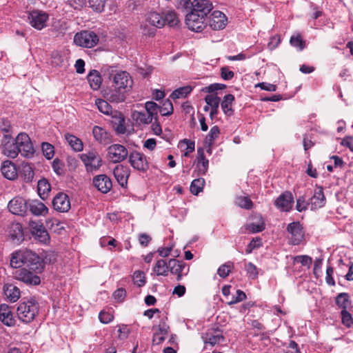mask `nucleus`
<instances>
[{"mask_svg": "<svg viewBox=\"0 0 353 353\" xmlns=\"http://www.w3.org/2000/svg\"><path fill=\"white\" fill-rule=\"evenodd\" d=\"M178 8L206 19L213 6L209 0H179Z\"/></svg>", "mask_w": 353, "mask_h": 353, "instance_id": "1", "label": "nucleus"}, {"mask_svg": "<svg viewBox=\"0 0 353 353\" xmlns=\"http://www.w3.org/2000/svg\"><path fill=\"white\" fill-rule=\"evenodd\" d=\"M39 306L34 299H30L20 302L17 314L19 319L23 323L32 322L39 313Z\"/></svg>", "mask_w": 353, "mask_h": 353, "instance_id": "2", "label": "nucleus"}, {"mask_svg": "<svg viewBox=\"0 0 353 353\" xmlns=\"http://www.w3.org/2000/svg\"><path fill=\"white\" fill-rule=\"evenodd\" d=\"M108 83L118 87L129 93L132 88L133 80L130 74L126 71H114L112 70L109 74Z\"/></svg>", "mask_w": 353, "mask_h": 353, "instance_id": "3", "label": "nucleus"}, {"mask_svg": "<svg viewBox=\"0 0 353 353\" xmlns=\"http://www.w3.org/2000/svg\"><path fill=\"white\" fill-rule=\"evenodd\" d=\"M163 26V14L157 12H150L146 15L145 22L141 25V29L143 34L153 36L155 34V28H161Z\"/></svg>", "mask_w": 353, "mask_h": 353, "instance_id": "4", "label": "nucleus"}, {"mask_svg": "<svg viewBox=\"0 0 353 353\" xmlns=\"http://www.w3.org/2000/svg\"><path fill=\"white\" fill-rule=\"evenodd\" d=\"M99 41V36L91 30H82L75 34L74 42L77 46L92 48Z\"/></svg>", "mask_w": 353, "mask_h": 353, "instance_id": "5", "label": "nucleus"}, {"mask_svg": "<svg viewBox=\"0 0 353 353\" xmlns=\"http://www.w3.org/2000/svg\"><path fill=\"white\" fill-rule=\"evenodd\" d=\"M19 256L25 261L24 265L38 272L43 270L44 264L47 263L48 260L46 256L45 259H42L36 253L28 250H26L25 253L21 254Z\"/></svg>", "mask_w": 353, "mask_h": 353, "instance_id": "6", "label": "nucleus"}, {"mask_svg": "<svg viewBox=\"0 0 353 353\" xmlns=\"http://www.w3.org/2000/svg\"><path fill=\"white\" fill-rule=\"evenodd\" d=\"M103 97L110 103H119L125 101L128 92L122 89L114 86L108 83V85L103 88Z\"/></svg>", "mask_w": 353, "mask_h": 353, "instance_id": "7", "label": "nucleus"}, {"mask_svg": "<svg viewBox=\"0 0 353 353\" xmlns=\"http://www.w3.org/2000/svg\"><path fill=\"white\" fill-rule=\"evenodd\" d=\"M79 156L88 172L97 171L102 165V159L95 150L88 151Z\"/></svg>", "mask_w": 353, "mask_h": 353, "instance_id": "8", "label": "nucleus"}, {"mask_svg": "<svg viewBox=\"0 0 353 353\" xmlns=\"http://www.w3.org/2000/svg\"><path fill=\"white\" fill-rule=\"evenodd\" d=\"M16 141L20 150V154L26 158L33 157L34 150L29 136L26 133H19L16 138Z\"/></svg>", "mask_w": 353, "mask_h": 353, "instance_id": "9", "label": "nucleus"}, {"mask_svg": "<svg viewBox=\"0 0 353 353\" xmlns=\"http://www.w3.org/2000/svg\"><path fill=\"white\" fill-rule=\"evenodd\" d=\"M287 231L289 234L288 239L292 245H299L304 239L303 228L299 221L292 222L288 225Z\"/></svg>", "mask_w": 353, "mask_h": 353, "instance_id": "10", "label": "nucleus"}, {"mask_svg": "<svg viewBox=\"0 0 353 353\" xmlns=\"http://www.w3.org/2000/svg\"><path fill=\"white\" fill-rule=\"evenodd\" d=\"M49 18L48 14L41 10H34L28 14L29 23L35 29L41 30L46 26Z\"/></svg>", "mask_w": 353, "mask_h": 353, "instance_id": "11", "label": "nucleus"}, {"mask_svg": "<svg viewBox=\"0 0 353 353\" xmlns=\"http://www.w3.org/2000/svg\"><path fill=\"white\" fill-rule=\"evenodd\" d=\"M129 162L132 167L140 172H145L149 169L146 156L139 152L133 151L129 154Z\"/></svg>", "mask_w": 353, "mask_h": 353, "instance_id": "12", "label": "nucleus"}, {"mask_svg": "<svg viewBox=\"0 0 353 353\" xmlns=\"http://www.w3.org/2000/svg\"><path fill=\"white\" fill-rule=\"evenodd\" d=\"M108 157L113 163H119L125 160L128 156V150L122 145L113 144L108 148Z\"/></svg>", "mask_w": 353, "mask_h": 353, "instance_id": "13", "label": "nucleus"}, {"mask_svg": "<svg viewBox=\"0 0 353 353\" xmlns=\"http://www.w3.org/2000/svg\"><path fill=\"white\" fill-rule=\"evenodd\" d=\"M205 19L200 17L199 14L186 13L185 24L188 29L194 32H201L206 26Z\"/></svg>", "mask_w": 353, "mask_h": 353, "instance_id": "14", "label": "nucleus"}, {"mask_svg": "<svg viewBox=\"0 0 353 353\" xmlns=\"http://www.w3.org/2000/svg\"><path fill=\"white\" fill-rule=\"evenodd\" d=\"M30 227L31 234L35 239L44 244L50 241L49 234L42 223L31 221L30 223Z\"/></svg>", "mask_w": 353, "mask_h": 353, "instance_id": "15", "label": "nucleus"}, {"mask_svg": "<svg viewBox=\"0 0 353 353\" xmlns=\"http://www.w3.org/2000/svg\"><path fill=\"white\" fill-rule=\"evenodd\" d=\"M190 268L185 263L175 259H170V271L172 274L176 276L178 281L182 279L183 276H186L189 272Z\"/></svg>", "mask_w": 353, "mask_h": 353, "instance_id": "16", "label": "nucleus"}, {"mask_svg": "<svg viewBox=\"0 0 353 353\" xmlns=\"http://www.w3.org/2000/svg\"><path fill=\"white\" fill-rule=\"evenodd\" d=\"M14 278L27 285H39L41 282L40 277L34 275L26 269H19L15 271Z\"/></svg>", "mask_w": 353, "mask_h": 353, "instance_id": "17", "label": "nucleus"}, {"mask_svg": "<svg viewBox=\"0 0 353 353\" xmlns=\"http://www.w3.org/2000/svg\"><path fill=\"white\" fill-rule=\"evenodd\" d=\"M9 211L13 214L23 216L28 209L26 201L20 196H16L8 203Z\"/></svg>", "mask_w": 353, "mask_h": 353, "instance_id": "18", "label": "nucleus"}, {"mask_svg": "<svg viewBox=\"0 0 353 353\" xmlns=\"http://www.w3.org/2000/svg\"><path fill=\"white\" fill-rule=\"evenodd\" d=\"M53 208L59 212H67L70 209V201L68 196L63 193H58L52 200Z\"/></svg>", "mask_w": 353, "mask_h": 353, "instance_id": "19", "label": "nucleus"}, {"mask_svg": "<svg viewBox=\"0 0 353 353\" xmlns=\"http://www.w3.org/2000/svg\"><path fill=\"white\" fill-rule=\"evenodd\" d=\"M209 26L214 30L223 29L227 24L225 15L219 10L214 11L209 18Z\"/></svg>", "mask_w": 353, "mask_h": 353, "instance_id": "20", "label": "nucleus"}, {"mask_svg": "<svg viewBox=\"0 0 353 353\" xmlns=\"http://www.w3.org/2000/svg\"><path fill=\"white\" fill-rule=\"evenodd\" d=\"M294 203V198L290 192L286 191L281 194L275 201V205L283 212H289Z\"/></svg>", "mask_w": 353, "mask_h": 353, "instance_id": "21", "label": "nucleus"}, {"mask_svg": "<svg viewBox=\"0 0 353 353\" xmlns=\"http://www.w3.org/2000/svg\"><path fill=\"white\" fill-rule=\"evenodd\" d=\"M93 185L101 192H108L112 187L111 179L105 174H99L93 178Z\"/></svg>", "mask_w": 353, "mask_h": 353, "instance_id": "22", "label": "nucleus"}, {"mask_svg": "<svg viewBox=\"0 0 353 353\" xmlns=\"http://www.w3.org/2000/svg\"><path fill=\"white\" fill-rule=\"evenodd\" d=\"M130 169L127 165L118 164L113 169V174L118 183L125 187L128 183V179L130 176Z\"/></svg>", "mask_w": 353, "mask_h": 353, "instance_id": "23", "label": "nucleus"}, {"mask_svg": "<svg viewBox=\"0 0 353 353\" xmlns=\"http://www.w3.org/2000/svg\"><path fill=\"white\" fill-rule=\"evenodd\" d=\"M326 199L323 193V189L321 186L316 185L313 196L310 198L309 203L311 210H316L323 207Z\"/></svg>", "mask_w": 353, "mask_h": 353, "instance_id": "24", "label": "nucleus"}, {"mask_svg": "<svg viewBox=\"0 0 353 353\" xmlns=\"http://www.w3.org/2000/svg\"><path fill=\"white\" fill-rule=\"evenodd\" d=\"M203 341L205 346L213 347L223 343L225 338L220 331L211 330L205 333L202 336Z\"/></svg>", "mask_w": 353, "mask_h": 353, "instance_id": "25", "label": "nucleus"}, {"mask_svg": "<svg viewBox=\"0 0 353 353\" xmlns=\"http://www.w3.org/2000/svg\"><path fill=\"white\" fill-rule=\"evenodd\" d=\"M0 321L7 326L14 325L15 320L13 314L8 305L3 303L0 305Z\"/></svg>", "mask_w": 353, "mask_h": 353, "instance_id": "26", "label": "nucleus"}, {"mask_svg": "<svg viewBox=\"0 0 353 353\" xmlns=\"http://www.w3.org/2000/svg\"><path fill=\"white\" fill-rule=\"evenodd\" d=\"M2 174L9 180H14L18 176V172L14 163L10 161H5L1 168Z\"/></svg>", "mask_w": 353, "mask_h": 353, "instance_id": "27", "label": "nucleus"}, {"mask_svg": "<svg viewBox=\"0 0 353 353\" xmlns=\"http://www.w3.org/2000/svg\"><path fill=\"white\" fill-rule=\"evenodd\" d=\"M2 152L3 154H5L9 158H16L20 152V150H19L16 139L14 141L8 140V141H6L3 145Z\"/></svg>", "mask_w": 353, "mask_h": 353, "instance_id": "28", "label": "nucleus"}, {"mask_svg": "<svg viewBox=\"0 0 353 353\" xmlns=\"http://www.w3.org/2000/svg\"><path fill=\"white\" fill-rule=\"evenodd\" d=\"M28 206L31 213L35 216H45L48 213V208L39 200L31 201Z\"/></svg>", "mask_w": 353, "mask_h": 353, "instance_id": "29", "label": "nucleus"}, {"mask_svg": "<svg viewBox=\"0 0 353 353\" xmlns=\"http://www.w3.org/2000/svg\"><path fill=\"white\" fill-rule=\"evenodd\" d=\"M111 123L117 133L122 134L125 133V119L121 113L117 112L112 116Z\"/></svg>", "mask_w": 353, "mask_h": 353, "instance_id": "30", "label": "nucleus"}, {"mask_svg": "<svg viewBox=\"0 0 353 353\" xmlns=\"http://www.w3.org/2000/svg\"><path fill=\"white\" fill-rule=\"evenodd\" d=\"M88 81L91 88L94 90H98L102 83V78L99 73L96 70H91L87 76Z\"/></svg>", "mask_w": 353, "mask_h": 353, "instance_id": "31", "label": "nucleus"}, {"mask_svg": "<svg viewBox=\"0 0 353 353\" xmlns=\"http://www.w3.org/2000/svg\"><path fill=\"white\" fill-rule=\"evenodd\" d=\"M170 271V260L168 262L165 259H159L153 267V272L157 276H166Z\"/></svg>", "mask_w": 353, "mask_h": 353, "instance_id": "32", "label": "nucleus"}, {"mask_svg": "<svg viewBox=\"0 0 353 353\" xmlns=\"http://www.w3.org/2000/svg\"><path fill=\"white\" fill-rule=\"evenodd\" d=\"M19 174L26 183L32 182L34 174L32 165L28 163H23L19 168Z\"/></svg>", "mask_w": 353, "mask_h": 353, "instance_id": "33", "label": "nucleus"}, {"mask_svg": "<svg viewBox=\"0 0 353 353\" xmlns=\"http://www.w3.org/2000/svg\"><path fill=\"white\" fill-rule=\"evenodd\" d=\"M198 157L196 167L200 174H204L208 168V160L205 158L204 150L203 148H199L197 150Z\"/></svg>", "mask_w": 353, "mask_h": 353, "instance_id": "34", "label": "nucleus"}, {"mask_svg": "<svg viewBox=\"0 0 353 353\" xmlns=\"http://www.w3.org/2000/svg\"><path fill=\"white\" fill-rule=\"evenodd\" d=\"M4 294L7 299L12 303L16 302L20 297L19 289L11 284L4 286Z\"/></svg>", "mask_w": 353, "mask_h": 353, "instance_id": "35", "label": "nucleus"}, {"mask_svg": "<svg viewBox=\"0 0 353 353\" xmlns=\"http://www.w3.org/2000/svg\"><path fill=\"white\" fill-rule=\"evenodd\" d=\"M94 139L101 143H106L110 140V135L106 130L99 126H94L92 130Z\"/></svg>", "mask_w": 353, "mask_h": 353, "instance_id": "36", "label": "nucleus"}, {"mask_svg": "<svg viewBox=\"0 0 353 353\" xmlns=\"http://www.w3.org/2000/svg\"><path fill=\"white\" fill-rule=\"evenodd\" d=\"M9 234L12 240L21 241L23 238L22 225L19 223H13L10 225Z\"/></svg>", "mask_w": 353, "mask_h": 353, "instance_id": "37", "label": "nucleus"}, {"mask_svg": "<svg viewBox=\"0 0 353 353\" xmlns=\"http://www.w3.org/2000/svg\"><path fill=\"white\" fill-rule=\"evenodd\" d=\"M234 96L232 94H226L223 101L221 103V108L224 113L227 115H232L233 114V110L232 108V103L234 101Z\"/></svg>", "mask_w": 353, "mask_h": 353, "instance_id": "38", "label": "nucleus"}, {"mask_svg": "<svg viewBox=\"0 0 353 353\" xmlns=\"http://www.w3.org/2000/svg\"><path fill=\"white\" fill-rule=\"evenodd\" d=\"M51 190V186L49 182L46 179H40L37 183V191L39 196L42 199H45L48 192Z\"/></svg>", "mask_w": 353, "mask_h": 353, "instance_id": "39", "label": "nucleus"}, {"mask_svg": "<svg viewBox=\"0 0 353 353\" xmlns=\"http://www.w3.org/2000/svg\"><path fill=\"white\" fill-rule=\"evenodd\" d=\"M65 138L68 144L74 151L80 152L83 150V143L80 139L70 134H66L65 135Z\"/></svg>", "mask_w": 353, "mask_h": 353, "instance_id": "40", "label": "nucleus"}, {"mask_svg": "<svg viewBox=\"0 0 353 353\" xmlns=\"http://www.w3.org/2000/svg\"><path fill=\"white\" fill-rule=\"evenodd\" d=\"M192 90V88L190 85L181 87L176 89L170 94V97L175 100L177 99L185 98Z\"/></svg>", "mask_w": 353, "mask_h": 353, "instance_id": "41", "label": "nucleus"}, {"mask_svg": "<svg viewBox=\"0 0 353 353\" xmlns=\"http://www.w3.org/2000/svg\"><path fill=\"white\" fill-rule=\"evenodd\" d=\"M133 119L139 123L148 124L152 121L153 118L146 111H135L132 114Z\"/></svg>", "mask_w": 353, "mask_h": 353, "instance_id": "42", "label": "nucleus"}, {"mask_svg": "<svg viewBox=\"0 0 353 353\" xmlns=\"http://www.w3.org/2000/svg\"><path fill=\"white\" fill-rule=\"evenodd\" d=\"M336 303L342 310H347V308L351 304V301L347 293H340L336 298Z\"/></svg>", "mask_w": 353, "mask_h": 353, "instance_id": "43", "label": "nucleus"}, {"mask_svg": "<svg viewBox=\"0 0 353 353\" xmlns=\"http://www.w3.org/2000/svg\"><path fill=\"white\" fill-rule=\"evenodd\" d=\"M25 253V250H19L17 252H14L12 254V257L10 259V265L14 268H19L22 265H24L25 261L23 259H21L19 256H21V254Z\"/></svg>", "mask_w": 353, "mask_h": 353, "instance_id": "44", "label": "nucleus"}, {"mask_svg": "<svg viewBox=\"0 0 353 353\" xmlns=\"http://www.w3.org/2000/svg\"><path fill=\"white\" fill-rule=\"evenodd\" d=\"M205 184V180L203 179H196L192 181L190 185V192L194 194L197 195L200 192L202 191L203 186Z\"/></svg>", "mask_w": 353, "mask_h": 353, "instance_id": "45", "label": "nucleus"}, {"mask_svg": "<svg viewBox=\"0 0 353 353\" xmlns=\"http://www.w3.org/2000/svg\"><path fill=\"white\" fill-rule=\"evenodd\" d=\"M166 319L167 318L161 319L159 324L157 326L153 327V330H154V332L167 337L169 331V326L166 323Z\"/></svg>", "mask_w": 353, "mask_h": 353, "instance_id": "46", "label": "nucleus"}, {"mask_svg": "<svg viewBox=\"0 0 353 353\" xmlns=\"http://www.w3.org/2000/svg\"><path fill=\"white\" fill-rule=\"evenodd\" d=\"M233 268L234 263L231 261H228L219 268L217 274L220 277L225 278L231 272V270Z\"/></svg>", "mask_w": 353, "mask_h": 353, "instance_id": "47", "label": "nucleus"}, {"mask_svg": "<svg viewBox=\"0 0 353 353\" xmlns=\"http://www.w3.org/2000/svg\"><path fill=\"white\" fill-rule=\"evenodd\" d=\"M96 105L99 110L103 114H109L112 112V106L108 103V101L106 99H97Z\"/></svg>", "mask_w": 353, "mask_h": 353, "instance_id": "48", "label": "nucleus"}, {"mask_svg": "<svg viewBox=\"0 0 353 353\" xmlns=\"http://www.w3.org/2000/svg\"><path fill=\"white\" fill-rule=\"evenodd\" d=\"M220 134L219 128L217 125L213 126L210 130L208 134L205 137V143L208 144L209 147H210L214 140L218 138L219 135Z\"/></svg>", "mask_w": 353, "mask_h": 353, "instance_id": "49", "label": "nucleus"}, {"mask_svg": "<svg viewBox=\"0 0 353 353\" xmlns=\"http://www.w3.org/2000/svg\"><path fill=\"white\" fill-rule=\"evenodd\" d=\"M159 112L162 116H169L173 112V105L170 99L164 101L162 106H159Z\"/></svg>", "mask_w": 353, "mask_h": 353, "instance_id": "50", "label": "nucleus"}, {"mask_svg": "<svg viewBox=\"0 0 353 353\" xmlns=\"http://www.w3.org/2000/svg\"><path fill=\"white\" fill-rule=\"evenodd\" d=\"M163 20L164 26L168 23L170 26H174L179 22L176 14L173 11L168 12L163 14Z\"/></svg>", "mask_w": 353, "mask_h": 353, "instance_id": "51", "label": "nucleus"}, {"mask_svg": "<svg viewBox=\"0 0 353 353\" xmlns=\"http://www.w3.org/2000/svg\"><path fill=\"white\" fill-rule=\"evenodd\" d=\"M205 101L207 105L210 106L212 109H216L219 108L220 103V98L217 97L216 94H208L205 97Z\"/></svg>", "mask_w": 353, "mask_h": 353, "instance_id": "52", "label": "nucleus"}, {"mask_svg": "<svg viewBox=\"0 0 353 353\" xmlns=\"http://www.w3.org/2000/svg\"><path fill=\"white\" fill-rule=\"evenodd\" d=\"M133 282L139 287H142L145 284V276L143 272L137 270L134 272Z\"/></svg>", "mask_w": 353, "mask_h": 353, "instance_id": "53", "label": "nucleus"}, {"mask_svg": "<svg viewBox=\"0 0 353 353\" xmlns=\"http://www.w3.org/2000/svg\"><path fill=\"white\" fill-rule=\"evenodd\" d=\"M236 204L241 208L250 210L252 208L253 203L248 196H239L236 199Z\"/></svg>", "mask_w": 353, "mask_h": 353, "instance_id": "54", "label": "nucleus"}, {"mask_svg": "<svg viewBox=\"0 0 353 353\" xmlns=\"http://www.w3.org/2000/svg\"><path fill=\"white\" fill-rule=\"evenodd\" d=\"M294 263H300L303 266H307L310 268L312 259L307 255H298L293 258Z\"/></svg>", "mask_w": 353, "mask_h": 353, "instance_id": "55", "label": "nucleus"}, {"mask_svg": "<svg viewBox=\"0 0 353 353\" xmlns=\"http://www.w3.org/2000/svg\"><path fill=\"white\" fill-rule=\"evenodd\" d=\"M41 149L43 155L48 159H51L53 158L54 154V146L49 143H43L41 145Z\"/></svg>", "mask_w": 353, "mask_h": 353, "instance_id": "56", "label": "nucleus"}, {"mask_svg": "<svg viewBox=\"0 0 353 353\" xmlns=\"http://www.w3.org/2000/svg\"><path fill=\"white\" fill-rule=\"evenodd\" d=\"M90 7L97 12H101L103 11L105 0H89Z\"/></svg>", "mask_w": 353, "mask_h": 353, "instance_id": "57", "label": "nucleus"}, {"mask_svg": "<svg viewBox=\"0 0 353 353\" xmlns=\"http://www.w3.org/2000/svg\"><path fill=\"white\" fill-rule=\"evenodd\" d=\"M290 42L292 46L299 48V50H302L305 48L304 41L299 34L292 36Z\"/></svg>", "mask_w": 353, "mask_h": 353, "instance_id": "58", "label": "nucleus"}, {"mask_svg": "<svg viewBox=\"0 0 353 353\" xmlns=\"http://www.w3.org/2000/svg\"><path fill=\"white\" fill-rule=\"evenodd\" d=\"M245 270L248 276L252 279H255L258 276L257 268L252 263L248 262L245 264Z\"/></svg>", "mask_w": 353, "mask_h": 353, "instance_id": "59", "label": "nucleus"}, {"mask_svg": "<svg viewBox=\"0 0 353 353\" xmlns=\"http://www.w3.org/2000/svg\"><path fill=\"white\" fill-rule=\"evenodd\" d=\"M145 108L146 112L153 118L154 115L157 114L159 105L153 101H148L145 104Z\"/></svg>", "mask_w": 353, "mask_h": 353, "instance_id": "60", "label": "nucleus"}, {"mask_svg": "<svg viewBox=\"0 0 353 353\" xmlns=\"http://www.w3.org/2000/svg\"><path fill=\"white\" fill-rule=\"evenodd\" d=\"M342 323L344 325L347 327H352L353 326V319L350 312L344 310L341 311Z\"/></svg>", "mask_w": 353, "mask_h": 353, "instance_id": "61", "label": "nucleus"}, {"mask_svg": "<svg viewBox=\"0 0 353 353\" xmlns=\"http://www.w3.org/2000/svg\"><path fill=\"white\" fill-rule=\"evenodd\" d=\"M310 205L309 202H306L303 196H300L296 200V209L299 212L304 211Z\"/></svg>", "mask_w": 353, "mask_h": 353, "instance_id": "62", "label": "nucleus"}, {"mask_svg": "<svg viewBox=\"0 0 353 353\" xmlns=\"http://www.w3.org/2000/svg\"><path fill=\"white\" fill-rule=\"evenodd\" d=\"M113 315L110 312L101 311L99 314V319L102 323L107 324L113 320Z\"/></svg>", "mask_w": 353, "mask_h": 353, "instance_id": "63", "label": "nucleus"}, {"mask_svg": "<svg viewBox=\"0 0 353 353\" xmlns=\"http://www.w3.org/2000/svg\"><path fill=\"white\" fill-rule=\"evenodd\" d=\"M265 229V225L263 222H261L260 223L256 224V223H250L248 226V230L252 232V233H256L263 231Z\"/></svg>", "mask_w": 353, "mask_h": 353, "instance_id": "64", "label": "nucleus"}]
</instances>
